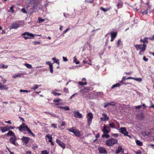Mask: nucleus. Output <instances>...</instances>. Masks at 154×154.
<instances>
[{"label": "nucleus", "instance_id": "obj_30", "mask_svg": "<svg viewBox=\"0 0 154 154\" xmlns=\"http://www.w3.org/2000/svg\"><path fill=\"white\" fill-rule=\"evenodd\" d=\"M147 9L148 11H149L150 13H152L154 12V9H151V6H149V7H148Z\"/></svg>", "mask_w": 154, "mask_h": 154}, {"label": "nucleus", "instance_id": "obj_33", "mask_svg": "<svg viewBox=\"0 0 154 154\" xmlns=\"http://www.w3.org/2000/svg\"><path fill=\"white\" fill-rule=\"evenodd\" d=\"M38 23H40V22H43L45 21V20L44 19H42L41 17H39L38 18Z\"/></svg>", "mask_w": 154, "mask_h": 154}, {"label": "nucleus", "instance_id": "obj_11", "mask_svg": "<svg viewBox=\"0 0 154 154\" xmlns=\"http://www.w3.org/2000/svg\"><path fill=\"white\" fill-rule=\"evenodd\" d=\"M56 143L62 148L64 149L65 147V144L61 142L60 140L57 139L56 141Z\"/></svg>", "mask_w": 154, "mask_h": 154}, {"label": "nucleus", "instance_id": "obj_22", "mask_svg": "<svg viewBox=\"0 0 154 154\" xmlns=\"http://www.w3.org/2000/svg\"><path fill=\"white\" fill-rule=\"evenodd\" d=\"M67 130L70 132H72L73 133L76 130L75 128V127H72L71 128H67Z\"/></svg>", "mask_w": 154, "mask_h": 154}, {"label": "nucleus", "instance_id": "obj_20", "mask_svg": "<svg viewBox=\"0 0 154 154\" xmlns=\"http://www.w3.org/2000/svg\"><path fill=\"white\" fill-rule=\"evenodd\" d=\"M148 38L145 37L143 39H141L140 40V41L141 42H143V44H145V43H146L147 44L148 43V41L147 40V39Z\"/></svg>", "mask_w": 154, "mask_h": 154}, {"label": "nucleus", "instance_id": "obj_58", "mask_svg": "<svg viewBox=\"0 0 154 154\" xmlns=\"http://www.w3.org/2000/svg\"><path fill=\"white\" fill-rule=\"evenodd\" d=\"M83 62L84 63H85V64H88L90 65H91L92 64L91 63H87V61H85V60H83Z\"/></svg>", "mask_w": 154, "mask_h": 154}, {"label": "nucleus", "instance_id": "obj_6", "mask_svg": "<svg viewBox=\"0 0 154 154\" xmlns=\"http://www.w3.org/2000/svg\"><path fill=\"white\" fill-rule=\"evenodd\" d=\"M120 132L123 134L125 136H129L128 135V132L125 127H121L120 129Z\"/></svg>", "mask_w": 154, "mask_h": 154}, {"label": "nucleus", "instance_id": "obj_9", "mask_svg": "<svg viewBox=\"0 0 154 154\" xmlns=\"http://www.w3.org/2000/svg\"><path fill=\"white\" fill-rule=\"evenodd\" d=\"M100 153L106 154L107 151L105 148L103 147L99 146L98 149Z\"/></svg>", "mask_w": 154, "mask_h": 154}, {"label": "nucleus", "instance_id": "obj_27", "mask_svg": "<svg viewBox=\"0 0 154 154\" xmlns=\"http://www.w3.org/2000/svg\"><path fill=\"white\" fill-rule=\"evenodd\" d=\"M122 148L121 146H119L118 147L117 149L116 150V152L117 154L119 153L120 152L121 150L122 149Z\"/></svg>", "mask_w": 154, "mask_h": 154}, {"label": "nucleus", "instance_id": "obj_4", "mask_svg": "<svg viewBox=\"0 0 154 154\" xmlns=\"http://www.w3.org/2000/svg\"><path fill=\"white\" fill-rule=\"evenodd\" d=\"M21 35L24 38L25 40H26L28 38L31 39L32 38L34 37L35 36H37L36 35H34L31 33H29L28 32H25L22 34Z\"/></svg>", "mask_w": 154, "mask_h": 154}, {"label": "nucleus", "instance_id": "obj_18", "mask_svg": "<svg viewBox=\"0 0 154 154\" xmlns=\"http://www.w3.org/2000/svg\"><path fill=\"white\" fill-rule=\"evenodd\" d=\"M102 115H103L104 116V118H101L100 119L101 120L104 121H108L109 118L107 116V115L106 114L103 113L102 114Z\"/></svg>", "mask_w": 154, "mask_h": 154}, {"label": "nucleus", "instance_id": "obj_50", "mask_svg": "<svg viewBox=\"0 0 154 154\" xmlns=\"http://www.w3.org/2000/svg\"><path fill=\"white\" fill-rule=\"evenodd\" d=\"M63 109H64L65 110H69V106H66L63 107Z\"/></svg>", "mask_w": 154, "mask_h": 154}, {"label": "nucleus", "instance_id": "obj_43", "mask_svg": "<svg viewBox=\"0 0 154 154\" xmlns=\"http://www.w3.org/2000/svg\"><path fill=\"white\" fill-rule=\"evenodd\" d=\"M14 6L13 5L10 8V10L11 11V13H14Z\"/></svg>", "mask_w": 154, "mask_h": 154}, {"label": "nucleus", "instance_id": "obj_57", "mask_svg": "<svg viewBox=\"0 0 154 154\" xmlns=\"http://www.w3.org/2000/svg\"><path fill=\"white\" fill-rule=\"evenodd\" d=\"M63 60L64 61L66 62L68 61V59L66 57H63Z\"/></svg>", "mask_w": 154, "mask_h": 154}, {"label": "nucleus", "instance_id": "obj_12", "mask_svg": "<svg viewBox=\"0 0 154 154\" xmlns=\"http://www.w3.org/2000/svg\"><path fill=\"white\" fill-rule=\"evenodd\" d=\"M92 90V88L91 87H88L85 88L81 90V91L83 93L87 92Z\"/></svg>", "mask_w": 154, "mask_h": 154}, {"label": "nucleus", "instance_id": "obj_40", "mask_svg": "<svg viewBox=\"0 0 154 154\" xmlns=\"http://www.w3.org/2000/svg\"><path fill=\"white\" fill-rule=\"evenodd\" d=\"M52 60H53L54 61V63H58V64H59V60H57L55 58H54V57L53 58H52Z\"/></svg>", "mask_w": 154, "mask_h": 154}, {"label": "nucleus", "instance_id": "obj_41", "mask_svg": "<svg viewBox=\"0 0 154 154\" xmlns=\"http://www.w3.org/2000/svg\"><path fill=\"white\" fill-rule=\"evenodd\" d=\"M20 92H26V93H29V92H30V90L28 91V90H22V89H20Z\"/></svg>", "mask_w": 154, "mask_h": 154}, {"label": "nucleus", "instance_id": "obj_23", "mask_svg": "<svg viewBox=\"0 0 154 154\" xmlns=\"http://www.w3.org/2000/svg\"><path fill=\"white\" fill-rule=\"evenodd\" d=\"M6 135L12 136V137L15 136V134L12 131H10Z\"/></svg>", "mask_w": 154, "mask_h": 154}, {"label": "nucleus", "instance_id": "obj_25", "mask_svg": "<svg viewBox=\"0 0 154 154\" xmlns=\"http://www.w3.org/2000/svg\"><path fill=\"white\" fill-rule=\"evenodd\" d=\"M121 85L119 83H117L113 85L111 87V89H112L115 87H119Z\"/></svg>", "mask_w": 154, "mask_h": 154}, {"label": "nucleus", "instance_id": "obj_28", "mask_svg": "<svg viewBox=\"0 0 154 154\" xmlns=\"http://www.w3.org/2000/svg\"><path fill=\"white\" fill-rule=\"evenodd\" d=\"M22 75V73H18L17 75H14L13 76V78L15 79L17 77L20 76Z\"/></svg>", "mask_w": 154, "mask_h": 154}, {"label": "nucleus", "instance_id": "obj_49", "mask_svg": "<svg viewBox=\"0 0 154 154\" xmlns=\"http://www.w3.org/2000/svg\"><path fill=\"white\" fill-rule=\"evenodd\" d=\"M148 11L147 9L144 10L142 12V14L143 15H145L147 14L148 13Z\"/></svg>", "mask_w": 154, "mask_h": 154}, {"label": "nucleus", "instance_id": "obj_38", "mask_svg": "<svg viewBox=\"0 0 154 154\" xmlns=\"http://www.w3.org/2000/svg\"><path fill=\"white\" fill-rule=\"evenodd\" d=\"M126 80V79H125V77H124V76H123L122 78V80L120 81L119 82L121 83V84H123V83H124V82Z\"/></svg>", "mask_w": 154, "mask_h": 154}, {"label": "nucleus", "instance_id": "obj_48", "mask_svg": "<svg viewBox=\"0 0 154 154\" xmlns=\"http://www.w3.org/2000/svg\"><path fill=\"white\" fill-rule=\"evenodd\" d=\"M109 127L112 128H114L115 127V124L114 123H109Z\"/></svg>", "mask_w": 154, "mask_h": 154}, {"label": "nucleus", "instance_id": "obj_26", "mask_svg": "<svg viewBox=\"0 0 154 154\" xmlns=\"http://www.w3.org/2000/svg\"><path fill=\"white\" fill-rule=\"evenodd\" d=\"M111 37H113L115 38L117 35V33L116 32H112L110 33Z\"/></svg>", "mask_w": 154, "mask_h": 154}, {"label": "nucleus", "instance_id": "obj_37", "mask_svg": "<svg viewBox=\"0 0 154 154\" xmlns=\"http://www.w3.org/2000/svg\"><path fill=\"white\" fill-rule=\"evenodd\" d=\"M118 47H119L120 44H122V41L120 39H119L117 42Z\"/></svg>", "mask_w": 154, "mask_h": 154}, {"label": "nucleus", "instance_id": "obj_64", "mask_svg": "<svg viewBox=\"0 0 154 154\" xmlns=\"http://www.w3.org/2000/svg\"><path fill=\"white\" fill-rule=\"evenodd\" d=\"M26 154H31V151H27L26 152Z\"/></svg>", "mask_w": 154, "mask_h": 154}, {"label": "nucleus", "instance_id": "obj_34", "mask_svg": "<svg viewBox=\"0 0 154 154\" xmlns=\"http://www.w3.org/2000/svg\"><path fill=\"white\" fill-rule=\"evenodd\" d=\"M105 134L104 133V134L102 136V137H106V138H108L109 137V135L107 134Z\"/></svg>", "mask_w": 154, "mask_h": 154}, {"label": "nucleus", "instance_id": "obj_56", "mask_svg": "<svg viewBox=\"0 0 154 154\" xmlns=\"http://www.w3.org/2000/svg\"><path fill=\"white\" fill-rule=\"evenodd\" d=\"M65 125H66L65 122L64 121H63L62 122V123L61 125V126L62 127H63V126H65Z\"/></svg>", "mask_w": 154, "mask_h": 154}, {"label": "nucleus", "instance_id": "obj_29", "mask_svg": "<svg viewBox=\"0 0 154 154\" xmlns=\"http://www.w3.org/2000/svg\"><path fill=\"white\" fill-rule=\"evenodd\" d=\"M45 137H47L48 139V141L49 142H51V140H52V137L51 136H50L49 135H47Z\"/></svg>", "mask_w": 154, "mask_h": 154}, {"label": "nucleus", "instance_id": "obj_5", "mask_svg": "<svg viewBox=\"0 0 154 154\" xmlns=\"http://www.w3.org/2000/svg\"><path fill=\"white\" fill-rule=\"evenodd\" d=\"M88 121V125H90L91 123L92 120L93 118V114L91 112L87 114V116Z\"/></svg>", "mask_w": 154, "mask_h": 154}, {"label": "nucleus", "instance_id": "obj_39", "mask_svg": "<svg viewBox=\"0 0 154 154\" xmlns=\"http://www.w3.org/2000/svg\"><path fill=\"white\" fill-rule=\"evenodd\" d=\"M100 9L101 11H104V12H106L108 10L107 9H105L102 7H100Z\"/></svg>", "mask_w": 154, "mask_h": 154}, {"label": "nucleus", "instance_id": "obj_19", "mask_svg": "<svg viewBox=\"0 0 154 154\" xmlns=\"http://www.w3.org/2000/svg\"><path fill=\"white\" fill-rule=\"evenodd\" d=\"M142 134L145 136H149V135H150L151 133H150L148 131H143L142 132Z\"/></svg>", "mask_w": 154, "mask_h": 154}, {"label": "nucleus", "instance_id": "obj_62", "mask_svg": "<svg viewBox=\"0 0 154 154\" xmlns=\"http://www.w3.org/2000/svg\"><path fill=\"white\" fill-rule=\"evenodd\" d=\"M56 125L55 124H52L51 125V126L53 127H54V128H56Z\"/></svg>", "mask_w": 154, "mask_h": 154}, {"label": "nucleus", "instance_id": "obj_59", "mask_svg": "<svg viewBox=\"0 0 154 154\" xmlns=\"http://www.w3.org/2000/svg\"><path fill=\"white\" fill-rule=\"evenodd\" d=\"M143 60L145 61H147L148 59L147 58H146L145 56L143 57Z\"/></svg>", "mask_w": 154, "mask_h": 154}, {"label": "nucleus", "instance_id": "obj_46", "mask_svg": "<svg viewBox=\"0 0 154 154\" xmlns=\"http://www.w3.org/2000/svg\"><path fill=\"white\" fill-rule=\"evenodd\" d=\"M50 72L51 73H53V66H50Z\"/></svg>", "mask_w": 154, "mask_h": 154}, {"label": "nucleus", "instance_id": "obj_63", "mask_svg": "<svg viewBox=\"0 0 154 154\" xmlns=\"http://www.w3.org/2000/svg\"><path fill=\"white\" fill-rule=\"evenodd\" d=\"M64 91L66 92V93H68L69 92L68 89L66 88H64Z\"/></svg>", "mask_w": 154, "mask_h": 154}, {"label": "nucleus", "instance_id": "obj_36", "mask_svg": "<svg viewBox=\"0 0 154 154\" xmlns=\"http://www.w3.org/2000/svg\"><path fill=\"white\" fill-rule=\"evenodd\" d=\"M108 106H115L116 104V103L112 101L110 103H107Z\"/></svg>", "mask_w": 154, "mask_h": 154}, {"label": "nucleus", "instance_id": "obj_2", "mask_svg": "<svg viewBox=\"0 0 154 154\" xmlns=\"http://www.w3.org/2000/svg\"><path fill=\"white\" fill-rule=\"evenodd\" d=\"M134 47L137 50H140L139 53V54L141 55L142 52H144L145 51L146 45L144 44H143V45L136 44L134 45Z\"/></svg>", "mask_w": 154, "mask_h": 154}, {"label": "nucleus", "instance_id": "obj_35", "mask_svg": "<svg viewBox=\"0 0 154 154\" xmlns=\"http://www.w3.org/2000/svg\"><path fill=\"white\" fill-rule=\"evenodd\" d=\"M25 65L29 69H31L32 68V66L29 64L28 63H26L25 64Z\"/></svg>", "mask_w": 154, "mask_h": 154}, {"label": "nucleus", "instance_id": "obj_10", "mask_svg": "<svg viewBox=\"0 0 154 154\" xmlns=\"http://www.w3.org/2000/svg\"><path fill=\"white\" fill-rule=\"evenodd\" d=\"M29 140L30 138L28 137H25L24 136H23L21 138V140L22 142L26 144L28 143Z\"/></svg>", "mask_w": 154, "mask_h": 154}, {"label": "nucleus", "instance_id": "obj_21", "mask_svg": "<svg viewBox=\"0 0 154 154\" xmlns=\"http://www.w3.org/2000/svg\"><path fill=\"white\" fill-rule=\"evenodd\" d=\"M59 91V90H54L53 91H52L51 92V93L53 94L54 96H56V95H61V93H58L56 92L55 91Z\"/></svg>", "mask_w": 154, "mask_h": 154}, {"label": "nucleus", "instance_id": "obj_42", "mask_svg": "<svg viewBox=\"0 0 154 154\" xmlns=\"http://www.w3.org/2000/svg\"><path fill=\"white\" fill-rule=\"evenodd\" d=\"M38 87H39V85H35V87H33V88H32V90H33L35 91L36 89L38 88Z\"/></svg>", "mask_w": 154, "mask_h": 154}, {"label": "nucleus", "instance_id": "obj_44", "mask_svg": "<svg viewBox=\"0 0 154 154\" xmlns=\"http://www.w3.org/2000/svg\"><path fill=\"white\" fill-rule=\"evenodd\" d=\"M7 66H5V65L3 64L0 65V69L7 68Z\"/></svg>", "mask_w": 154, "mask_h": 154}, {"label": "nucleus", "instance_id": "obj_45", "mask_svg": "<svg viewBox=\"0 0 154 154\" xmlns=\"http://www.w3.org/2000/svg\"><path fill=\"white\" fill-rule=\"evenodd\" d=\"M134 79V80L135 81H138L139 82H140L142 80V79L141 78H133V79Z\"/></svg>", "mask_w": 154, "mask_h": 154}, {"label": "nucleus", "instance_id": "obj_47", "mask_svg": "<svg viewBox=\"0 0 154 154\" xmlns=\"http://www.w3.org/2000/svg\"><path fill=\"white\" fill-rule=\"evenodd\" d=\"M41 153L42 154H49V152L46 150L42 151L41 152Z\"/></svg>", "mask_w": 154, "mask_h": 154}, {"label": "nucleus", "instance_id": "obj_53", "mask_svg": "<svg viewBox=\"0 0 154 154\" xmlns=\"http://www.w3.org/2000/svg\"><path fill=\"white\" fill-rule=\"evenodd\" d=\"M135 153L136 154H141L142 152L140 150L138 151H135Z\"/></svg>", "mask_w": 154, "mask_h": 154}, {"label": "nucleus", "instance_id": "obj_14", "mask_svg": "<svg viewBox=\"0 0 154 154\" xmlns=\"http://www.w3.org/2000/svg\"><path fill=\"white\" fill-rule=\"evenodd\" d=\"M19 24L16 23H13L11 24V26L10 27V28L11 29H15L19 27Z\"/></svg>", "mask_w": 154, "mask_h": 154}, {"label": "nucleus", "instance_id": "obj_60", "mask_svg": "<svg viewBox=\"0 0 154 154\" xmlns=\"http://www.w3.org/2000/svg\"><path fill=\"white\" fill-rule=\"evenodd\" d=\"M125 74L126 75H130L132 74V73L131 72H125Z\"/></svg>", "mask_w": 154, "mask_h": 154}, {"label": "nucleus", "instance_id": "obj_17", "mask_svg": "<svg viewBox=\"0 0 154 154\" xmlns=\"http://www.w3.org/2000/svg\"><path fill=\"white\" fill-rule=\"evenodd\" d=\"M0 129L2 132L3 133L9 130V128H8V126H7L5 127H1Z\"/></svg>", "mask_w": 154, "mask_h": 154}, {"label": "nucleus", "instance_id": "obj_54", "mask_svg": "<svg viewBox=\"0 0 154 154\" xmlns=\"http://www.w3.org/2000/svg\"><path fill=\"white\" fill-rule=\"evenodd\" d=\"M46 64H48L49 65V67L50 66H53L52 64L49 61H46Z\"/></svg>", "mask_w": 154, "mask_h": 154}, {"label": "nucleus", "instance_id": "obj_15", "mask_svg": "<svg viewBox=\"0 0 154 154\" xmlns=\"http://www.w3.org/2000/svg\"><path fill=\"white\" fill-rule=\"evenodd\" d=\"M62 100L58 98L57 99H54L53 100L54 102H55V103L54 104L55 105H60L62 104V103H60V102L62 101Z\"/></svg>", "mask_w": 154, "mask_h": 154}, {"label": "nucleus", "instance_id": "obj_16", "mask_svg": "<svg viewBox=\"0 0 154 154\" xmlns=\"http://www.w3.org/2000/svg\"><path fill=\"white\" fill-rule=\"evenodd\" d=\"M8 87L6 85H3L1 82H0V90H6L8 89Z\"/></svg>", "mask_w": 154, "mask_h": 154}, {"label": "nucleus", "instance_id": "obj_31", "mask_svg": "<svg viewBox=\"0 0 154 154\" xmlns=\"http://www.w3.org/2000/svg\"><path fill=\"white\" fill-rule=\"evenodd\" d=\"M136 143L137 145L139 146H142L143 145V143L138 140L136 141Z\"/></svg>", "mask_w": 154, "mask_h": 154}, {"label": "nucleus", "instance_id": "obj_7", "mask_svg": "<svg viewBox=\"0 0 154 154\" xmlns=\"http://www.w3.org/2000/svg\"><path fill=\"white\" fill-rule=\"evenodd\" d=\"M17 140V137L16 135L12 137L10 139V141L11 144L14 145L15 146H16L18 144L16 142Z\"/></svg>", "mask_w": 154, "mask_h": 154}, {"label": "nucleus", "instance_id": "obj_13", "mask_svg": "<svg viewBox=\"0 0 154 154\" xmlns=\"http://www.w3.org/2000/svg\"><path fill=\"white\" fill-rule=\"evenodd\" d=\"M73 113L74 114V117L78 118H82V115L78 111H74Z\"/></svg>", "mask_w": 154, "mask_h": 154}, {"label": "nucleus", "instance_id": "obj_61", "mask_svg": "<svg viewBox=\"0 0 154 154\" xmlns=\"http://www.w3.org/2000/svg\"><path fill=\"white\" fill-rule=\"evenodd\" d=\"M141 105L138 106H136L135 107V108L136 109H140L141 108Z\"/></svg>", "mask_w": 154, "mask_h": 154}, {"label": "nucleus", "instance_id": "obj_52", "mask_svg": "<svg viewBox=\"0 0 154 154\" xmlns=\"http://www.w3.org/2000/svg\"><path fill=\"white\" fill-rule=\"evenodd\" d=\"M22 11L24 13H27V12L25 8H23L22 9Z\"/></svg>", "mask_w": 154, "mask_h": 154}, {"label": "nucleus", "instance_id": "obj_32", "mask_svg": "<svg viewBox=\"0 0 154 154\" xmlns=\"http://www.w3.org/2000/svg\"><path fill=\"white\" fill-rule=\"evenodd\" d=\"M78 84L80 85L83 86L87 85V82H78Z\"/></svg>", "mask_w": 154, "mask_h": 154}, {"label": "nucleus", "instance_id": "obj_8", "mask_svg": "<svg viewBox=\"0 0 154 154\" xmlns=\"http://www.w3.org/2000/svg\"><path fill=\"white\" fill-rule=\"evenodd\" d=\"M110 127L107 126L106 125H104L103 127V129L102 130V131L103 133L105 134H108L110 132Z\"/></svg>", "mask_w": 154, "mask_h": 154}, {"label": "nucleus", "instance_id": "obj_24", "mask_svg": "<svg viewBox=\"0 0 154 154\" xmlns=\"http://www.w3.org/2000/svg\"><path fill=\"white\" fill-rule=\"evenodd\" d=\"M73 134L76 136L79 137L80 136V133L79 130H76Z\"/></svg>", "mask_w": 154, "mask_h": 154}, {"label": "nucleus", "instance_id": "obj_55", "mask_svg": "<svg viewBox=\"0 0 154 154\" xmlns=\"http://www.w3.org/2000/svg\"><path fill=\"white\" fill-rule=\"evenodd\" d=\"M33 43L34 45H40L41 44V43L39 42H33Z\"/></svg>", "mask_w": 154, "mask_h": 154}, {"label": "nucleus", "instance_id": "obj_1", "mask_svg": "<svg viewBox=\"0 0 154 154\" xmlns=\"http://www.w3.org/2000/svg\"><path fill=\"white\" fill-rule=\"evenodd\" d=\"M17 128L20 131H23L26 130L32 136H34L35 135L28 127L27 125H26V124L24 122H23L22 124L20 125L19 127H18Z\"/></svg>", "mask_w": 154, "mask_h": 154}, {"label": "nucleus", "instance_id": "obj_3", "mask_svg": "<svg viewBox=\"0 0 154 154\" xmlns=\"http://www.w3.org/2000/svg\"><path fill=\"white\" fill-rule=\"evenodd\" d=\"M118 142L116 139L113 138H111L106 140V145L108 146H112L114 144H116Z\"/></svg>", "mask_w": 154, "mask_h": 154}, {"label": "nucleus", "instance_id": "obj_51", "mask_svg": "<svg viewBox=\"0 0 154 154\" xmlns=\"http://www.w3.org/2000/svg\"><path fill=\"white\" fill-rule=\"evenodd\" d=\"M70 29L69 28H68L66 29L65 30H64L63 32V34H64L66 33L68 30H69Z\"/></svg>", "mask_w": 154, "mask_h": 154}]
</instances>
